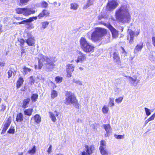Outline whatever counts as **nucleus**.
Returning <instances> with one entry per match:
<instances>
[{"mask_svg":"<svg viewBox=\"0 0 155 155\" xmlns=\"http://www.w3.org/2000/svg\"><path fill=\"white\" fill-rule=\"evenodd\" d=\"M130 6L127 3H124L115 11V15L116 20L123 23H129L131 16L129 12Z\"/></svg>","mask_w":155,"mask_h":155,"instance_id":"obj_1","label":"nucleus"},{"mask_svg":"<svg viewBox=\"0 0 155 155\" xmlns=\"http://www.w3.org/2000/svg\"><path fill=\"white\" fill-rule=\"evenodd\" d=\"M38 56L39 69H41L43 65L46 69L49 71H52L55 66L54 63L56 61L55 57L49 58L41 54H39Z\"/></svg>","mask_w":155,"mask_h":155,"instance_id":"obj_2","label":"nucleus"},{"mask_svg":"<svg viewBox=\"0 0 155 155\" xmlns=\"http://www.w3.org/2000/svg\"><path fill=\"white\" fill-rule=\"evenodd\" d=\"M106 33V30L104 28H96L91 34V39L94 42L100 41L102 40L103 37Z\"/></svg>","mask_w":155,"mask_h":155,"instance_id":"obj_3","label":"nucleus"},{"mask_svg":"<svg viewBox=\"0 0 155 155\" xmlns=\"http://www.w3.org/2000/svg\"><path fill=\"white\" fill-rule=\"evenodd\" d=\"M81 47L86 53L92 52L94 51V47L89 43L86 39L84 38H81L80 41Z\"/></svg>","mask_w":155,"mask_h":155,"instance_id":"obj_4","label":"nucleus"},{"mask_svg":"<svg viewBox=\"0 0 155 155\" xmlns=\"http://www.w3.org/2000/svg\"><path fill=\"white\" fill-rule=\"evenodd\" d=\"M65 103L67 105L72 104L76 108H78L79 107L77 101L74 94L71 93H67Z\"/></svg>","mask_w":155,"mask_h":155,"instance_id":"obj_5","label":"nucleus"},{"mask_svg":"<svg viewBox=\"0 0 155 155\" xmlns=\"http://www.w3.org/2000/svg\"><path fill=\"white\" fill-rule=\"evenodd\" d=\"M118 3L116 0H109L106 6V10L107 11H113L118 6Z\"/></svg>","mask_w":155,"mask_h":155,"instance_id":"obj_6","label":"nucleus"},{"mask_svg":"<svg viewBox=\"0 0 155 155\" xmlns=\"http://www.w3.org/2000/svg\"><path fill=\"white\" fill-rule=\"evenodd\" d=\"M74 66L72 64H68L66 66L67 76L70 78L71 76V74L74 71Z\"/></svg>","mask_w":155,"mask_h":155,"instance_id":"obj_7","label":"nucleus"},{"mask_svg":"<svg viewBox=\"0 0 155 155\" xmlns=\"http://www.w3.org/2000/svg\"><path fill=\"white\" fill-rule=\"evenodd\" d=\"M49 114L50 115V117L51 118L52 120L55 122L56 120V119L55 116L57 117V118H59L58 115L59 114V112L55 110L53 113L51 112H50Z\"/></svg>","mask_w":155,"mask_h":155,"instance_id":"obj_8","label":"nucleus"},{"mask_svg":"<svg viewBox=\"0 0 155 155\" xmlns=\"http://www.w3.org/2000/svg\"><path fill=\"white\" fill-rule=\"evenodd\" d=\"M104 127L106 131V133L105 134V137H108L110 135V134L111 133L112 128L109 124H104Z\"/></svg>","mask_w":155,"mask_h":155,"instance_id":"obj_9","label":"nucleus"},{"mask_svg":"<svg viewBox=\"0 0 155 155\" xmlns=\"http://www.w3.org/2000/svg\"><path fill=\"white\" fill-rule=\"evenodd\" d=\"M143 42H141L135 46L134 51V54H136L141 50L143 47Z\"/></svg>","mask_w":155,"mask_h":155,"instance_id":"obj_10","label":"nucleus"},{"mask_svg":"<svg viewBox=\"0 0 155 155\" xmlns=\"http://www.w3.org/2000/svg\"><path fill=\"white\" fill-rule=\"evenodd\" d=\"M11 117H9L8 119V120L7 121L6 123H5V124L3 128V130H2L1 133L2 134H4L6 131L11 124Z\"/></svg>","mask_w":155,"mask_h":155,"instance_id":"obj_11","label":"nucleus"},{"mask_svg":"<svg viewBox=\"0 0 155 155\" xmlns=\"http://www.w3.org/2000/svg\"><path fill=\"white\" fill-rule=\"evenodd\" d=\"M80 55L78 57L77 59L75 61L78 63L79 62H82L86 60V54H84L80 52Z\"/></svg>","mask_w":155,"mask_h":155,"instance_id":"obj_12","label":"nucleus"},{"mask_svg":"<svg viewBox=\"0 0 155 155\" xmlns=\"http://www.w3.org/2000/svg\"><path fill=\"white\" fill-rule=\"evenodd\" d=\"M35 11L31 8H24V15L25 16L34 13Z\"/></svg>","mask_w":155,"mask_h":155,"instance_id":"obj_13","label":"nucleus"},{"mask_svg":"<svg viewBox=\"0 0 155 155\" xmlns=\"http://www.w3.org/2000/svg\"><path fill=\"white\" fill-rule=\"evenodd\" d=\"M49 13L48 11L47 10H44L39 14L38 16V18L40 19L42 18L46 17L49 15Z\"/></svg>","mask_w":155,"mask_h":155,"instance_id":"obj_14","label":"nucleus"},{"mask_svg":"<svg viewBox=\"0 0 155 155\" xmlns=\"http://www.w3.org/2000/svg\"><path fill=\"white\" fill-rule=\"evenodd\" d=\"M109 28L112 32L113 37L114 38L117 37L118 35L117 31L111 25L109 26Z\"/></svg>","mask_w":155,"mask_h":155,"instance_id":"obj_15","label":"nucleus"},{"mask_svg":"<svg viewBox=\"0 0 155 155\" xmlns=\"http://www.w3.org/2000/svg\"><path fill=\"white\" fill-rule=\"evenodd\" d=\"M35 40L34 37L29 38L26 41V42L29 46H32L35 44Z\"/></svg>","mask_w":155,"mask_h":155,"instance_id":"obj_16","label":"nucleus"},{"mask_svg":"<svg viewBox=\"0 0 155 155\" xmlns=\"http://www.w3.org/2000/svg\"><path fill=\"white\" fill-rule=\"evenodd\" d=\"M85 147L87 149L86 151L88 154H90L92 153L94 150V147L93 146H91L89 147L88 146L85 145Z\"/></svg>","mask_w":155,"mask_h":155,"instance_id":"obj_17","label":"nucleus"},{"mask_svg":"<svg viewBox=\"0 0 155 155\" xmlns=\"http://www.w3.org/2000/svg\"><path fill=\"white\" fill-rule=\"evenodd\" d=\"M114 59L115 61L119 63L120 62V58L118 55V53L117 51H116L113 54Z\"/></svg>","mask_w":155,"mask_h":155,"instance_id":"obj_18","label":"nucleus"},{"mask_svg":"<svg viewBox=\"0 0 155 155\" xmlns=\"http://www.w3.org/2000/svg\"><path fill=\"white\" fill-rule=\"evenodd\" d=\"M129 33L130 36V40L129 41V43L130 44L132 43L134 40V33L131 30H130L128 31Z\"/></svg>","mask_w":155,"mask_h":155,"instance_id":"obj_19","label":"nucleus"},{"mask_svg":"<svg viewBox=\"0 0 155 155\" xmlns=\"http://www.w3.org/2000/svg\"><path fill=\"white\" fill-rule=\"evenodd\" d=\"M30 99L29 98H28L25 99L23 101L22 107L23 108H25L28 107V104H29Z\"/></svg>","mask_w":155,"mask_h":155,"instance_id":"obj_20","label":"nucleus"},{"mask_svg":"<svg viewBox=\"0 0 155 155\" xmlns=\"http://www.w3.org/2000/svg\"><path fill=\"white\" fill-rule=\"evenodd\" d=\"M23 119V116L21 113L17 114L16 120L17 122H21L22 121Z\"/></svg>","mask_w":155,"mask_h":155,"instance_id":"obj_21","label":"nucleus"},{"mask_svg":"<svg viewBox=\"0 0 155 155\" xmlns=\"http://www.w3.org/2000/svg\"><path fill=\"white\" fill-rule=\"evenodd\" d=\"M24 81L23 78H20L18 80L16 84V87L17 88H18L21 85L23 84V83Z\"/></svg>","mask_w":155,"mask_h":155,"instance_id":"obj_22","label":"nucleus"},{"mask_svg":"<svg viewBox=\"0 0 155 155\" xmlns=\"http://www.w3.org/2000/svg\"><path fill=\"white\" fill-rule=\"evenodd\" d=\"M32 71V70L30 68H28L25 66L23 67L22 69L23 74H27L30 73L31 71Z\"/></svg>","mask_w":155,"mask_h":155,"instance_id":"obj_23","label":"nucleus"},{"mask_svg":"<svg viewBox=\"0 0 155 155\" xmlns=\"http://www.w3.org/2000/svg\"><path fill=\"white\" fill-rule=\"evenodd\" d=\"M17 25H19L21 24H25L28 25H31V24L29 23L28 19H26L25 20H23L20 22H18L16 23Z\"/></svg>","mask_w":155,"mask_h":155,"instance_id":"obj_24","label":"nucleus"},{"mask_svg":"<svg viewBox=\"0 0 155 155\" xmlns=\"http://www.w3.org/2000/svg\"><path fill=\"white\" fill-rule=\"evenodd\" d=\"M49 24V23L48 21H46L41 22V29L44 30L46 28L48 27Z\"/></svg>","mask_w":155,"mask_h":155,"instance_id":"obj_25","label":"nucleus"},{"mask_svg":"<svg viewBox=\"0 0 155 155\" xmlns=\"http://www.w3.org/2000/svg\"><path fill=\"white\" fill-rule=\"evenodd\" d=\"M73 82L75 83L78 85L81 86L82 85V83L81 81L78 78L73 79Z\"/></svg>","mask_w":155,"mask_h":155,"instance_id":"obj_26","label":"nucleus"},{"mask_svg":"<svg viewBox=\"0 0 155 155\" xmlns=\"http://www.w3.org/2000/svg\"><path fill=\"white\" fill-rule=\"evenodd\" d=\"M99 150L102 155H108V152L106 147L99 148Z\"/></svg>","mask_w":155,"mask_h":155,"instance_id":"obj_27","label":"nucleus"},{"mask_svg":"<svg viewBox=\"0 0 155 155\" xmlns=\"http://www.w3.org/2000/svg\"><path fill=\"white\" fill-rule=\"evenodd\" d=\"M99 150L102 155H108V152L106 147L99 148Z\"/></svg>","mask_w":155,"mask_h":155,"instance_id":"obj_28","label":"nucleus"},{"mask_svg":"<svg viewBox=\"0 0 155 155\" xmlns=\"http://www.w3.org/2000/svg\"><path fill=\"white\" fill-rule=\"evenodd\" d=\"M33 109L30 108L25 110L24 112L25 115L29 116L31 115Z\"/></svg>","mask_w":155,"mask_h":155,"instance_id":"obj_29","label":"nucleus"},{"mask_svg":"<svg viewBox=\"0 0 155 155\" xmlns=\"http://www.w3.org/2000/svg\"><path fill=\"white\" fill-rule=\"evenodd\" d=\"M35 121L37 124L39 123L41 121V118L39 115L36 114L34 117Z\"/></svg>","mask_w":155,"mask_h":155,"instance_id":"obj_30","label":"nucleus"},{"mask_svg":"<svg viewBox=\"0 0 155 155\" xmlns=\"http://www.w3.org/2000/svg\"><path fill=\"white\" fill-rule=\"evenodd\" d=\"M78 7V5L76 3H73L70 4V9L76 10L77 9Z\"/></svg>","mask_w":155,"mask_h":155,"instance_id":"obj_31","label":"nucleus"},{"mask_svg":"<svg viewBox=\"0 0 155 155\" xmlns=\"http://www.w3.org/2000/svg\"><path fill=\"white\" fill-rule=\"evenodd\" d=\"M58 95V92L54 90L51 91V97L52 99H54V98L57 97Z\"/></svg>","mask_w":155,"mask_h":155,"instance_id":"obj_32","label":"nucleus"},{"mask_svg":"<svg viewBox=\"0 0 155 155\" xmlns=\"http://www.w3.org/2000/svg\"><path fill=\"white\" fill-rule=\"evenodd\" d=\"M126 77L127 78V79L129 80V81L131 83L133 84H134L135 82L137 79V78L136 77H135L134 78H133L129 76H126Z\"/></svg>","mask_w":155,"mask_h":155,"instance_id":"obj_33","label":"nucleus"},{"mask_svg":"<svg viewBox=\"0 0 155 155\" xmlns=\"http://www.w3.org/2000/svg\"><path fill=\"white\" fill-rule=\"evenodd\" d=\"M102 110L103 114H107L109 110V108L108 107L105 105L103 106Z\"/></svg>","mask_w":155,"mask_h":155,"instance_id":"obj_34","label":"nucleus"},{"mask_svg":"<svg viewBox=\"0 0 155 155\" xmlns=\"http://www.w3.org/2000/svg\"><path fill=\"white\" fill-rule=\"evenodd\" d=\"M100 145L99 148L106 147V143L105 141L104 140H101L100 142Z\"/></svg>","mask_w":155,"mask_h":155,"instance_id":"obj_35","label":"nucleus"},{"mask_svg":"<svg viewBox=\"0 0 155 155\" xmlns=\"http://www.w3.org/2000/svg\"><path fill=\"white\" fill-rule=\"evenodd\" d=\"M38 95L36 94H32L31 99L32 101H36L38 98Z\"/></svg>","mask_w":155,"mask_h":155,"instance_id":"obj_36","label":"nucleus"},{"mask_svg":"<svg viewBox=\"0 0 155 155\" xmlns=\"http://www.w3.org/2000/svg\"><path fill=\"white\" fill-rule=\"evenodd\" d=\"M16 13L18 14H23L24 15V8H18L16 9Z\"/></svg>","mask_w":155,"mask_h":155,"instance_id":"obj_37","label":"nucleus"},{"mask_svg":"<svg viewBox=\"0 0 155 155\" xmlns=\"http://www.w3.org/2000/svg\"><path fill=\"white\" fill-rule=\"evenodd\" d=\"M144 109L146 115L148 116L150 115L151 114L150 112V109L146 107H145Z\"/></svg>","mask_w":155,"mask_h":155,"instance_id":"obj_38","label":"nucleus"},{"mask_svg":"<svg viewBox=\"0 0 155 155\" xmlns=\"http://www.w3.org/2000/svg\"><path fill=\"white\" fill-rule=\"evenodd\" d=\"M109 104L111 107H112L114 105V99L111 98H110Z\"/></svg>","mask_w":155,"mask_h":155,"instance_id":"obj_39","label":"nucleus"},{"mask_svg":"<svg viewBox=\"0 0 155 155\" xmlns=\"http://www.w3.org/2000/svg\"><path fill=\"white\" fill-rule=\"evenodd\" d=\"M62 78L61 77L58 76L56 77L55 80L57 83H60L62 82Z\"/></svg>","mask_w":155,"mask_h":155,"instance_id":"obj_40","label":"nucleus"},{"mask_svg":"<svg viewBox=\"0 0 155 155\" xmlns=\"http://www.w3.org/2000/svg\"><path fill=\"white\" fill-rule=\"evenodd\" d=\"M36 148L35 146L33 147V148L31 150H29L28 152L29 153L34 154L35 152Z\"/></svg>","mask_w":155,"mask_h":155,"instance_id":"obj_41","label":"nucleus"},{"mask_svg":"<svg viewBox=\"0 0 155 155\" xmlns=\"http://www.w3.org/2000/svg\"><path fill=\"white\" fill-rule=\"evenodd\" d=\"M107 17V15H106L101 14L98 17V18L99 20H101L102 18H105Z\"/></svg>","mask_w":155,"mask_h":155,"instance_id":"obj_42","label":"nucleus"},{"mask_svg":"<svg viewBox=\"0 0 155 155\" xmlns=\"http://www.w3.org/2000/svg\"><path fill=\"white\" fill-rule=\"evenodd\" d=\"M123 99V97H120L116 99H115V101L117 103L119 104L122 102Z\"/></svg>","mask_w":155,"mask_h":155,"instance_id":"obj_43","label":"nucleus"},{"mask_svg":"<svg viewBox=\"0 0 155 155\" xmlns=\"http://www.w3.org/2000/svg\"><path fill=\"white\" fill-rule=\"evenodd\" d=\"M115 137L117 139H122L124 138V135H117L116 134H115L114 135Z\"/></svg>","mask_w":155,"mask_h":155,"instance_id":"obj_44","label":"nucleus"},{"mask_svg":"<svg viewBox=\"0 0 155 155\" xmlns=\"http://www.w3.org/2000/svg\"><path fill=\"white\" fill-rule=\"evenodd\" d=\"M91 5H92V4L91 3H90V2H89V1L88 0L87 3L84 6L83 8L86 9Z\"/></svg>","mask_w":155,"mask_h":155,"instance_id":"obj_45","label":"nucleus"},{"mask_svg":"<svg viewBox=\"0 0 155 155\" xmlns=\"http://www.w3.org/2000/svg\"><path fill=\"white\" fill-rule=\"evenodd\" d=\"M48 5V4L45 2H42L41 3V6L43 8H46Z\"/></svg>","mask_w":155,"mask_h":155,"instance_id":"obj_46","label":"nucleus"},{"mask_svg":"<svg viewBox=\"0 0 155 155\" xmlns=\"http://www.w3.org/2000/svg\"><path fill=\"white\" fill-rule=\"evenodd\" d=\"M13 73V71L11 70L10 69L8 70V71L7 73L8 74V78H10L12 76V74Z\"/></svg>","mask_w":155,"mask_h":155,"instance_id":"obj_47","label":"nucleus"},{"mask_svg":"<svg viewBox=\"0 0 155 155\" xmlns=\"http://www.w3.org/2000/svg\"><path fill=\"white\" fill-rule=\"evenodd\" d=\"M155 118V113L153 114L148 119L149 120V121H151L152 120H154Z\"/></svg>","mask_w":155,"mask_h":155,"instance_id":"obj_48","label":"nucleus"},{"mask_svg":"<svg viewBox=\"0 0 155 155\" xmlns=\"http://www.w3.org/2000/svg\"><path fill=\"white\" fill-rule=\"evenodd\" d=\"M149 59L151 61L153 62L155 61V58L153 56L152 54H151L149 57Z\"/></svg>","mask_w":155,"mask_h":155,"instance_id":"obj_49","label":"nucleus"},{"mask_svg":"<svg viewBox=\"0 0 155 155\" xmlns=\"http://www.w3.org/2000/svg\"><path fill=\"white\" fill-rule=\"evenodd\" d=\"M37 17H33L29 18L28 19L29 22L33 21L34 20H36L37 19Z\"/></svg>","mask_w":155,"mask_h":155,"instance_id":"obj_50","label":"nucleus"},{"mask_svg":"<svg viewBox=\"0 0 155 155\" xmlns=\"http://www.w3.org/2000/svg\"><path fill=\"white\" fill-rule=\"evenodd\" d=\"M29 0H20V3L22 5L26 4Z\"/></svg>","mask_w":155,"mask_h":155,"instance_id":"obj_51","label":"nucleus"},{"mask_svg":"<svg viewBox=\"0 0 155 155\" xmlns=\"http://www.w3.org/2000/svg\"><path fill=\"white\" fill-rule=\"evenodd\" d=\"M8 132L9 133L13 134L14 133V129H10L8 131Z\"/></svg>","mask_w":155,"mask_h":155,"instance_id":"obj_52","label":"nucleus"},{"mask_svg":"<svg viewBox=\"0 0 155 155\" xmlns=\"http://www.w3.org/2000/svg\"><path fill=\"white\" fill-rule=\"evenodd\" d=\"M51 148H52V146H51V145H50L47 150V152L49 154H50L51 152Z\"/></svg>","mask_w":155,"mask_h":155,"instance_id":"obj_53","label":"nucleus"},{"mask_svg":"<svg viewBox=\"0 0 155 155\" xmlns=\"http://www.w3.org/2000/svg\"><path fill=\"white\" fill-rule=\"evenodd\" d=\"M152 40L153 44L155 47V37H153L152 38Z\"/></svg>","mask_w":155,"mask_h":155,"instance_id":"obj_54","label":"nucleus"},{"mask_svg":"<svg viewBox=\"0 0 155 155\" xmlns=\"http://www.w3.org/2000/svg\"><path fill=\"white\" fill-rule=\"evenodd\" d=\"M6 109V106L2 105V109L1 110L2 111H4Z\"/></svg>","mask_w":155,"mask_h":155,"instance_id":"obj_55","label":"nucleus"},{"mask_svg":"<svg viewBox=\"0 0 155 155\" xmlns=\"http://www.w3.org/2000/svg\"><path fill=\"white\" fill-rule=\"evenodd\" d=\"M19 42L21 45H23L25 42V41L23 39H20Z\"/></svg>","mask_w":155,"mask_h":155,"instance_id":"obj_56","label":"nucleus"},{"mask_svg":"<svg viewBox=\"0 0 155 155\" xmlns=\"http://www.w3.org/2000/svg\"><path fill=\"white\" fill-rule=\"evenodd\" d=\"M5 63L4 62H0V66L3 67L4 66Z\"/></svg>","mask_w":155,"mask_h":155,"instance_id":"obj_57","label":"nucleus"},{"mask_svg":"<svg viewBox=\"0 0 155 155\" xmlns=\"http://www.w3.org/2000/svg\"><path fill=\"white\" fill-rule=\"evenodd\" d=\"M25 54V52L24 51V50H23L22 51V52H21V56H24Z\"/></svg>","mask_w":155,"mask_h":155,"instance_id":"obj_58","label":"nucleus"},{"mask_svg":"<svg viewBox=\"0 0 155 155\" xmlns=\"http://www.w3.org/2000/svg\"><path fill=\"white\" fill-rule=\"evenodd\" d=\"M82 120L78 118L76 122L77 123H81Z\"/></svg>","mask_w":155,"mask_h":155,"instance_id":"obj_59","label":"nucleus"},{"mask_svg":"<svg viewBox=\"0 0 155 155\" xmlns=\"http://www.w3.org/2000/svg\"><path fill=\"white\" fill-rule=\"evenodd\" d=\"M140 30L139 29L137 30V31L136 32L135 34L137 36L140 33Z\"/></svg>","mask_w":155,"mask_h":155,"instance_id":"obj_60","label":"nucleus"},{"mask_svg":"<svg viewBox=\"0 0 155 155\" xmlns=\"http://www.w3.org/2000/svg\"><path fill=\"white\" fill-rule=\"evenodd\" d=\"M149 120H148V119L146 120L144 122V125L146 126V124L149 122Z\"/></svg>","mask_w":155,"mask_h":155,"instance_id":"obj_61","label":"nucleus"},{"mask_svg":"<svg viewBox=\"0 0 155 155\" xmlns=\"http://www.w3.org/2000/svg\"><path fill=\"white\" fill-rule=\"evenodd\" d=\"M82 155H87V153L84 151L82 153Z\"/></svg>","mask_w":155,"mask_h":155,"instance_id":"obj_62","label":"nucleus"},{"mask_svg":"<svg viewBox=\"0 0 155 155\" xmlns=\"http://www.w3.org/2000/svg\"><path fill=\"white\" fill-rule=\"evenodd\" d=\"M88 1H89V2H90V3H91L92 4L93 2L95 1V0H88Z\"/></svg>","mask_w":155,"mask_h":155,"instance_id":"obj_63","label":"nucleus"},{"mask_svg":"<svg viewBox=\"0 0 155 155\" xmlns=\"http://www.w3.org/2000/svg\"><path fill=\"white\" fill-rule=\"evenodd\" d=\"M56 155H63L62 154H57Z\"/></svg>","mask_w":155,"mask_h":155,"instance_id":"obj_64","label":"nucleus"}]
</instances>
